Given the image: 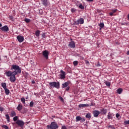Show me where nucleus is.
Returning a JSON list of instances; mask_svg holds the SVG:
<instances>
[{
	"instance_id": "f257e3e1",
	"label": "nucleus",
	"mask_w": 129,
	"mask_h": 129,
	"mask_svg": "<svg viewBox=\"0 0 129 129\" xmlns=\"http://www.w3.org/2000/svg\"><path fill=\"white\" fill-rule=\"evenodd\" d=\"M11 70H14L13 72L11 71L5 72V75L7 77H10L11 82H15L16 81V76L17 74H21L22 70L20 67L16 64H13L11 68Z\"/></svg>"
},
{
	"instance_id": "f03ea898",
	"label": "nucleus",
	"mask_w": 129,
	"mask_h": 129,
	"mask_svg": "<svg viewBox=\"0 0 129 129\" xmlns=\"http://www.w3.org/2000/svg\"><path fill=\"white\" fill-rule=\"evenodd\" d=\"M49 85L51 88H57V89L60 88V83L59 82H50L49 83Z\"/></svg>"
},
{
	"instance_id": "7ed1b4c3",
	"label": "nucleus",
	"mask_w": 129,
	"mask_h": 129,
	"mask_svg": "<svg viewBox=\"0 0 129 129\" xmlns=\"http://www.w3.org/2000/svg\"><path fill=\"white\" fill-rule=\"evenodd\" d=\"M47 127H50L51 129H57L58 128V126L56 122H52L50 125H47Z\"/></svg>"
},
{
	"instance_id": "20e7f679",
	"label": "nucleus",
	"mask_w": 129,
	"mask_h": 129,
	"mask_svg": "<svg viewBox=\"0 0 129 129\" xmlns=\"http://www.w3.org/2000/svg\"><path fill=\"white\" fill-rule=\"evenodd\" d=\"M83 24H84V19L82 18L78 19L75 22V25H83Z\"/></svg>"
},
{
	"instance_id": "39448f33",
	"label": "nucleus",
	"mask_w": 129,
	"mask_h": 129,
	"mask_svg": "<svg viewBox=\"0 0 129 129\" xmlns=\"http://www.w3.org/2000/svg\"><path fill=\"white\" fill-rule=\"evenodd\" d=\"M16 123L19 125V126H20V127H23L24 125H25V122H23V120H17L16 122Z\"/></svg>"
},
{
	"instance_id": "423d86ee",
	"label": "nucleus",
	"mask_w": 129,
	"mask_h": 129,
	"mask_svg": "<svg viewBox=\"0 0 129 129\" xmlns=\"http://www.w3.org/2000/svg\"><path fill=\"white\" fill-rule=\"evenodd\" d=\"M43 56L46 59V60H48L49 58V51L47 50H44L42 52Z\"/></svg>"
},
{
	"instance_id": "0eeeda50",
	"label": "nucleus",
	"mask_w": 129,
	"mask_h": 129,
	"mask_svg": "<svg viewBox=\"0 0 129 129\" xmlns=\"http://www.w3.org/2000/svg\"><path fill=\"white\" fill-rule=\"evenodd\" d=\"M80 120L82 122H84V121H85V118H82V117H81V116H77L76 117V121L77 122H78V121H80Z\"/></svg>"
},
{
	"instance_id": "6e6552de",
	"label": "nucleus",
	"mask_w": 129,
	"mask_h": 129,
	"mask_svg": "<svg viewBox=\"0 0 129 129\" xmlns=\"http://www.w3.org/2000/svg\"><path fill=\"white\" fill-rule=\"evenodd\" d=\"M0 29L1 30V31H3V32H8V31H9V30H10L9 29V27L7 25H5V26L0 28Z\"/></svg>"
},
{
	"instance_id": "1a4fd4ad",
	"label": "nucleus",
	"mask_w": 129,
	"mask_h": 129,
	"mask_svg": "<svg viewBox=\"0 0 129 129\" xmlns=\"http://www.w3.org/2000/svg\"><path fill=\"white\" fill-rule=\"evenodd\" d=\"M17 39L18 42H19V43H22V42H24V40L25 39L24 38V37L22 36H21V35H18L17 37Z\"/></svg>"
},
{
	"instance_id": "9d476101",
	"label": "nucleus",
	"mask_w": 129,
	"mask_h": 129,
	"mask_svg": "<svg viewBox=\"0 0 129 129\" xmlns=\"http://www.w3.org/2000/svg\"><path fill=\"white\" fill-rule=\"evenodd\" d=\"M60 73H61V74L59 75L60 79H65V76H66L65 72L62 70H61L60 71Z\"/></svg>"
},
{
	"instance_id": "9b49d317",
	"label": "nucleus",
	"mask_w": 129,
	"mask_h": 129,
	"mask_svg": "<svg viewBox=\"0 0 129 129\" xmlns=\"http://www.w3.org/2000/svg\"><path fill=\"white\" fill-rule=\"evenodd\" d=\"M42 5L46 7V6L50 5V2L48 0H42Z\"/></svg>"
},
{
	"instance_id": "f8f14e48",
	"label": "nucleus",
	"mask_w": 129,
	"mask_h": 129,
	"mask_svg": "<svg viewBox=\"0 0 129 129\" xmlns=\"http://www.w3.org/2000/svg\"><path fill=\"white\" fill-rule=\"evenodd\" d=\"M94 117H98V115L100 114V112L97 110H95L93 112Z\"/></svg>"
},
{
	"instance_id": "ddd939ff",
	"label": "nucleus",
	"mask_w": 129,
	"mask_h": 129,
	"mask_svg": "<svg viewBox=\"0 0 129 129\" xmlns=\"http://www.w3.org/2000/svg\"><path fill=\"white\" fill-rule=\"evenodd\" d=\"M113 116H114V114H113V113H112L110 112L108 113V115L107 117L109 119H112V118H113Z\"/></svg>"
},
{
	"instance_id": "4468645a",
	"label": "nucleus",
	"mask_w": 129,
	"mask_h": 129,
	"mask_svg": "<svg viewBox=\"0 0 129 129\" xmlns=\"http://www.w3.org/2000/svg\"><path fill=\"white\" fill-rule=\"evenodd\" d=\"M69 46L71 48H75L76 47L75 43L74 42V41H71V42L69 43Z\"/></svg>"
},
{
	"instance_id": "2eb2a0df",
	"label": "nucleus",
	"mask_w": 129,
	"mask_h": 129,
	"mask_svg": "<svg viewBox=\"0 0 129 129\" xmlns=\"http://www.w3.org/2000/svg\"><path fill=\"white\" fill-rule=\"evenodd\" d=\"M88 106H90L88 104H81L79 105V107H88Z\"/></svg>"
},
{
	"instance_id": "dca6fc26",
	"label": "nucleus",
	"mask_w": 129,
	"mask_h": 129,
	"mask_svg": "<svg viewBox=\"0 0 129 129\" xmlns=\"http://www.w3.org/2000/svg\"><path fill=\"white\" fill-rule=\"evenodd\" d=\"M70 84V82H65L64 83L62 84V88H65L66 87H68V85Z\"/></svg>"
},
{
	"instance_id": "f3484780",
	"label": "nucleus",
	"mask_w": 129,
	"mask_h": 129,
	"mask_svg": "<svg viewBox=\"0 0 129 129\" xmlns=\"http://www.w3.org/2000/svg\"><path fill=\"white\" fill-rule=\"evenodd\" d=\"M22 109H23V105H22V104H18L17 106V110H18L19 111H21Z\"/></svg>"
},
{
	"instance_id": "a211bd4d",
	"label": "nucleus",
	"mask_w": 129,
	"mask_h": 129,
	"mask_svg": "<svg viewBox=\"0 0 129 129\" xmlns=\"http://www.w3.org/2000/svg\"><path fill=\"white\" fill-rule=\"evenodd\" d=\"M100 110L102 114H106V113L107 112V110L106 109H102Z\"/></svg>"
},
{
	"instance_id": "6ab92c4d",
	"label": "nucleus",
	"mask_w": 129,
	"mask_h": 129,
	"mask_svg": "<svg viewBox=\"0 0 129 129\" xmlns=\"http://www.w3.org/2000/svg\"><path fill=\"white\" fill-rule=\"evenodd\" d=\"M1 85L4 89H7V84L6 83H2Z\"/></svg>"
},
{
	"instance_id": "aec40b11",
	"label": "nucleus",
	"mask_w": 129,
	"mask_h": 129,
	"mask_svg": "<svg viewBox=\"0 0 129 129\" xmlns=\"http://www.w3.org/2000/svg\"><path fill=\"white\" fill-rule=\"evenodd\" d=\"M4 90H5L6 95H9L10 94V90L6 88V89H4Z\"/></svg>"
},
{
	"instance_id": "412c9836",
	"label": "nucleus",
	"mask_w": 129,
	"mask_h": 129,
	"mask_svg": "<svg viewBox=\"0 0 129 129\" xmlns=\"http://www.w3.org/2000/svg\"><path fill=\"white\" fill-rule=\"evenodd\" d=\"M122 88H119L117 90V93L118 94H121V93L122 92Z\"/></svg>"
},
{
	"instance_id": "4be33fe9",
	"label": "nucleus",
	"mask_w": 129,
	"mask_h": 129,
	"mask_svg": "<svg viewBox=\"0 0 129 129\" xmlns=\"http://www.w3.org/2000/svg\"><path fill=\"white\" fill-rule=\"evenodd\" d=\"M12 117H14V116H16V112L15 111H12L10 114Z\"/></svg>"
},
{
	"instance_id": "5701e85b",
	"label": "nucleus",
	"mask_w": 129,
	"mask_h": 129,
	"mask_svg": "<svg viewBox=\"0 0 129 129\" xmlns=\"http://www.w3.org/2000/svg\"><path fill=\"white\" fill-rule=\"evenodd\" d=\"M5 116L8 122H10V115H9V114H6Z\"/></svg>"
},
{
	"instance_id": "b1692460",
	"label": "nucleus",
	"mask_w": 129,
	"mask_h": 129,
	"mask_svg": "<svg viewBox=\"0 0 129 129\" xmlns=\"http://www.w3.org/2000/svg\"><path fill=\"white\" fill-rule=\"evenodd\" d=\"M35 35L36 36V37H39V36H40V31L39 30H37L35 32Z\"/></svg>"
},
{
	"instance_id": "393cba45",
	"label": "nucleus",
	"mask_w": 129,
	"mask_h": 129,
	"mask_svg": "<svg viewBox=\"0 0 129 129\" xmlns=\"http://www.w3.org/2000/svg\"><path fill=\"white\" fill-rule=\"evenodd\" d=\"M86 118H91V114L89 113L86 115Z\"/></svg>"
},
{
	"instance_id": "a878e982",
	"label": "nucleus",
	"mask_w": 129,
	"mask_h": 129,
	"mask_svg": "<svg viewBox=\"0 0 129 129\" xmlns=\"http://www.w3.org/2000/svg\"><path fill=\"white\" fill-rule=\"evenodd\" d=\"M100 29H102L104 27V24L103 23H101L99 24Z\"/></svg>"
},
{
	"instance_id": "bb28decb",
	"label": "nucleus",
	"mask_w": 129,
	"mask_h": 129,
	"mask_svg": "<svg viewBox=\"0 0 129 129\" xmlns=\"http://www.w3.org/2000/svg\"><path fill=\"white\" fill-rule=\"evenodd\" d=\"M79 8L81 9V10H84V6H83L82 4H80L79 6Z\"/></svg>"
},
{
	"instance_id": "cd10ccee",
	"label": "nucleus",
	"mask_w": 129,
	"mask_h": 129,
	"mask_svg": "<svg viewBox=\"0 0 129 129\" xmlns=\"http://www.w3.org/2000/svg\"><path fill=\"white\" fill-rule=\"evenodd\" d=\"M25 22H26V23H30L31 22V20L28 18H25Z\"/></svg>"
},
{
	"instance_id": "c85d7f7f",
	"label": "nucleus",
	"mask_w": 129,
	"mask_h": 129,
	"mask_svg": "<svg viewBox=\"0 0 129 129\" xmlns=\"http://www.w3.org/2000/svg\"><path fill=\"white\" fill-rule=\"evenodd\" d=\"M21 101L22 103H26V100L25 99V98H21Z\"/></svg>"
},
{
	"instance_id": "c756f323",
	"label": "nucleus",
	"mask_w": 129,
	"mask_h": 129,
	"mask_svg": "<svg viewBox=\"0 0 129 129\" xmlns=\"http://www.w3.org/2000/svg\"><path fill=\"white\" fill-rule=\"evenodd\" d=\"M73 64L74 66H77V65H78V62L77 61H74Z\"/></svg>"
},
{
	"instance_id": "7c9ffc66",
	"label": "nucleus",
	"mask_w": 129,
	"mask_h": 129,
	"mask_svg": "<svg viewBox=\"0 0 129 129\" xmlns=\"http://www.w3.org/2000/svg\"><path fill=\"white\" fill-rule=\"evenodd\" d=\"M33 106H34V102L31 101L30 103V107H33Z\"/></svg>"
},
{
	"instance_id": "2f4dec72",
	"label": "nucleus",
	"mask_w": 129,
	"mask_h": 129,
	"mask_svg": "<svg viewBox=\"0 0 129 129\" xmlns=\"http://www.w3.org/2000/svg\"><path fill=\"white\" fill-rule=\"evenodd\" d=\"M124 125H126V124H129V120L124 121Z\"/></svg>"
},
{
	"instance_id": "473e14b6",
	"label": "nucleus",
	"mask_w": 129,
	"mask_h": 129,
	"mask_svg": "<svg viewBox=\"0 0 129 129\" xmlns=\"http://www.w3.org/2000/svg\"><path fill=\"white\" fill-rule=\"evenodd\" d=\"M105 84H106L107 86H110V83L108 82H105Z\"/></svg>"
},
{
	"instance_id": "72a5a7b5",
	"label": "nucleus",
	"mask_w": 129,
	"mask_h": 129,
	"mask_svg": "<svg viewBox=\"0 0 129 129\" xmlns=\"http://www.w3.org/2000/svg\"><path fill=\"white\" fill-rule=\"evenodd\" d=\"M14 121H17L18 120V116H16L13 118Z\"/></svg>"
},
{
	"instance_id": "f704fd0d",
	"label": "nucleus",
	"mask_w": 129,
	"mask_h": 129,
	"mask_svg": "<svg viewBox=\"0 0 129 129\" xmlns=\"http://www.w3.org/2000/svg\"><path fill=\"white\" fill-rule=\"evenodd\" d=\"M2 127H4V128H5V129H9V126H8L6 125H2Z\"/></svg>"
},
{
	"instance_id": "c9c22d12",
	"label": "nucleus",
	"mask_w": 129,
	"mask_h": 129,
	"mask_svg": "<svg viewBox=\"0 0 129 129\" xmlns=\"http://www.w3.org/2000/svg\"><path fill=\"white\" fill-rule=\"evenodd\" d=\"M71 12L72 13H75V12H76V9H75V8H72L71 9Z\"/></svg>"
},
{
	"instance_id": "e433bc0d",
	"label": "nucleus",
	"mask_w": 129,
	"mask_h": 129,
	"mask_svg": "<svg viewBox=\"0 0 129 129\" xmlns=\"http://www.w3.org/2000/svg\"><path fill=\"white\" fill-rule=\"evenodd\" d=\"M9 19L10 20H11V21H14V17H13V16H10Z\"/></svg>"
},
{
	"instance_id": "4c0bfd02",
	"label": "nucleus",
	"mask_w": 129,
	"mask_h": 129,
	"mask_svg": "<svg viewBox=\"0 0 129 129\" xmlns=\"http://www.w3.org/2000/svg\"><path fill=\"white\" fill-rule=\"evenodd\" d=\"M5 109H4V107H0V111H1V112H3V111H4Z\"/></svg>"
},
{
	"instance_id": "58836bf2",
	"label": "nucleus",
	"mask_w": 129,
	"mask_h": 129,
	"mask_svg": "<svg viewBox=\"0 0 129 129\" xmlns=\"http://www.w3.org/2000/svg\"><path fill=\"white\" fill-rule=\"evenodd\" d=\"M61 129H67V127L65 125H63L61 126Z\"/></svg>"
},
{
	"instance_id": "ea45409f",
	"label": "nucleus",
	"mask_w": 129,
	"mask_h": 129,
	"mask_svg": "<svg viewBox=\"0 0 129 129\" xmlns=\"http://www.w3.org/2000/svg\"><path fill=\"white\" fill-rule=\"evenodd\" d=\"M116 11H117V10L114 9L112 11V12H113V14H114V13H116Z\"/></svg>"
},
{
	"instance_id": "a19ab883",
	"label": "nucleus",
	"mask_w": 129,
	"mask_h": 129,
	"mask_svg": "<svg viewBox=\"0 0 129 129\" xmlns=\"http://www.w3.org/2000/svg\"><path fill=\"white\" fill-rule=\"evenodd\" d=\"M119 116H120L119 114H118V113L116 114V117H117V118H118L119 117Z\"/></svg>"
},
{
	"instance_id": "79ce46f5",
	"label": "nucleus",
	"mask_w": 129,
	"mask_h": 129,
	"mask_svg": "<svg viewBox=\"0 0 129 129\" xmlns=\"http://www.w3.org/2000/svg\"><path fill=\"white\" fill-rule=\"evenodd\" d=\"M86 64H87V65H88V64H89V61L88 60H85V61Z\"/></svg>"
},
{
	"instance_id": "37998d69",
	"label": "nucleus",
	"mask_w": 129,
	"mask_h": 129,
	"mask_svg": "<svg viewBox=\"0 0 129 129\" xmlns=\"http://www.w3.org/2000/svg\"><path fill=\"white\" fill-rule=\"evenodd\" d=\"M59 99H60V100L61 101H63L64 99H63V98L62 97H59Z\"/></svg>"
},
{
	"instance_id": "c03bdc74",
	"label": "nucleus",
	"mask_w": 129,
	"mask_h": 129,
	"mask_svg": "<svg viewBox=\"0 0 129 129\" xmlns=\"http://www.w3.org/2000/svg\"><path fill=\"white\" fill-rule=\"evenodd\" d=\"M70 87H67V88H66V90L67 91H68V90H69V89H70Z\"/></svg>"
},
{
	"instance_id": "a18cd8bd",
	"label": "nucleus",
	"mask_w": 129,
	"mask_h": 129,
	"mask_svg": "<svg viewBox=\"0 0 129 129\" xmlns=\"http://www.w3.org/2000/svg\"><path fill=\"white\" fill-rule=\"evenodd\" d=\"M45 33H43V34H42V38H45Z\"/></svg>"
},
{
	"instance_id": "49530a36",
	"label": "nucleus",
	"mask_w": 129,
	"mask_h": 129,
	"mask_svg": "<svg viewBox=\"0 0 129 129\" xmlns=\"http://www.w3.org/2000/svg\"><path fill=\"white\" fill-rule=\"evenodd\" d=\"M109 15H110V16H113V12H110V13H109Z\"/></svg>"
},
{
	"instance_id": "de8ad7c7",
	"label": "nucleus",
	"mask_w": 129,
	"mask_h": 129,
	"mask_svg": "<svg viewBox=\"0 0 129 129\" xmlns=\"http://www.w3.org/2000/svg\"><path fill=\"white\" fill-rule=\"evenodd\" d=\"M86 2H93V0H86Z\"/></svg>"
},
{
	"instance_id": "09e8293b",
	"label": "nucleus",
	"mask_w": 129,
	"mask_h": 129,
	"mask_svg": "<svg viewBox=\"0 0 129 129\" xmlns=\"http://www.w3.org/2000/svg\"><path fill=\"white\" fill-rule=\"evenodd\" d=\"M99 66H100V64L99 63H98V64H97V67H99Z\"/></svg>"
},
{
	"instance_id": "8fccbe9b",
	"label": "nucleus",
	"mask_w": 129,
	"mask_h": 129,
	"mask_svg": "<svg viewBox=\"0 0 129 129\" xmlns=\"http://www.w3.org/2000/svg\"><path fill=\"white\" fill-rule=\"evenodd\" d=\"M127 55H129V50L127 51Z\"/></svg>"
},
{
	"instance_id": "3c124183",
	"label": "nucleus",
	"mask_w": 129,
	"mask_h": 129,
	"mask_svg": "<svg viewBox=\"0 0 129 129\" xmlns=\"http://www.w3.org/2000/svg\"><path fill=\"white\" fill-rule=\"evenodd\" d=\"M32 83L33 84H34V83H35V81H32Z\"/></svg>"
},
{
	"instance_id": "603ef678",
	"label": "nucleus",
	"mask_w": 129,
	"mask_h": 129,
	"mask_svg": "<svg viewBox=\"0 0 129 129\" xmlns=\"http://www.w3.org/2000/svg\"><path fill=\"white\" fill-rule=\"evenodd\" d=\"M2 26H3V25H2V23H0V27H2Z\"/></svg>"
},
{
	"instance_id": "864d4df0",
	"label": "nucleus",
	"mask_w": 129,
	"mask_h": 129,
	"mask_svg": "<svg viewBox=\"0 0 129 129\" xmlns=\"http://www.w3.org/2000/svg\"><path fill=\"white\" fill-rule=\"evenodd\" d=\"M23 1H24V2H27V1H28V0H23Z\"/></svg>"
},
{
	"instance_id": "5fc2aeb1",
	"label": "nucleus",
	"mask_w": 129,
	"mask_h": 129,
	"mask_svg": "<svg viewBox=\"0 0 129 129\" xmlns=\"http://www.w3.org/2000/svg\"><path fill=\"white\" fill-rule=\"evenodd\" d=\"M111 126V125H109V127H110Z\"/></svg>"
}]
</instances>
